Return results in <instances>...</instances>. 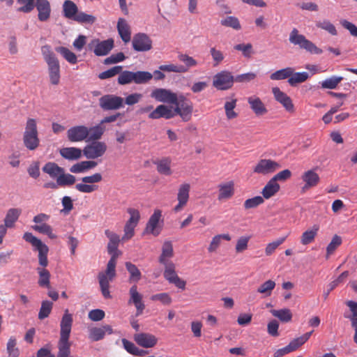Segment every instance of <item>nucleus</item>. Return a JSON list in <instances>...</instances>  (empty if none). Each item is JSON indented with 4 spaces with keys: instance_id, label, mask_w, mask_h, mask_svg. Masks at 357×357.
Segmentation results:
<instances>
[{
    "instance_id": "49530a36",
    "label": "nucleus",
    "mask_w": 357,
    "mask_h": 357,
    "mask_svg": "<svg viewBox=\"0 0 357 357\" xmlns=\"http://www.w3.org/2000/svg\"><path fill=\"white\" fill-rule=\"evenodd\" d=\"M153 78V74L148 71L135 72L134 83L136 84H143L148 83Z\"/></svg>"
},
{
    "instance_id": "0eeeda50",
    "label": "nucleus",
    "mask_w": 357,
    "mask_h": 357,
    "mask_svg": "<svg viewBox=\"0 0 357 357\" xmlns=\"http://www.w3.org/2000/svg\"><path fill=\"white\" fill-rule=\"evenodd\" d=\"M175 108L173 109L174 116L179 115L183 121H188L192 117L193 107L192 102L183 96H176V102L173 103Z\"/></svg>"
},
{
    "instance_id": "a18cd8bd",
    "label": "nucleus",
    "mask_w": 357,
    "mask_h": 357,
    "mask_svg": "<svg viewBox=\"0 0 357 357\" xmlns=\"http://www.w3.org/2000/svg\"><path fill=\"white\" fill-rule=\"evenodd\" d=\"M56 51L60 53L64 59L71 64H75L77 62L76 54L65 47H59L56 48Z\"/></svg>"
},
{
    "instance_id": "0e129e2a",
    "label": "nucleus",
    "mask_w": 357,
    "mask_h": 357,
    "mask_svg": "<svg viewBox=\"0 0 357 357\" xmlns=\"http://www.w3.org/2000/svg\"><path fill=\"white\" fill-rule=\"evenodd\" d=\"M341 244V237L338 235L333 236L331 243L326 248V257H328L331 255H332Z\"/></svg>"
},
{
    "instance_id": "2eb2a0df",
    "label": "nucleus",
    "mask_w": 357,
    "mask_h": 357,
    "mask_svg": "<svg viewBox=\"0 0 357 357\" xmlns=\"http://www.w3.org/2000/svg\"><path fill=\"white\" fill-rule=\"evenodd\" d=\"M190 185L188 183H183L179 185L176 197L178 204L174 207V212L178 213L181 211L187 205L190 198Z\"/></svg>"
},
{
    "instance_id": "bf43d9fd",
    "label": "nucleus",
    "mask_w": 357,
    "mask_h": 357,
    "mask_svg": "<svg viewBox=\"0 0 357 357\" xmlns=\"http://www.w3.org/2000/svg\"><path fill=\"white\" fill-rule=\"evenodd\" d=\"M39 0H17L22 6L17 8V11L25 13H30L36 6V3Z\"/></svg>"
},
{
    "instance_id": "20e7f679",
    "label": "nucleus",
    "mask_w": 357,
    "mask_h": 357,
    "mask_svg": "<svg viewBox=\"0 0 357 357\" xmlns=\"http://www.w3.org/2000/svg\"><path fill=\"white\" fill-rule=\"evenodd\" d=\"M289 43L298 46L300 49L304 50L312 54H321L323 51L314 43L308 40L304 35L300 33L296 28H293L289 36Z\"/></svg>"
},
{
    "instance_id": "b1692460",
    "label": "nucleus",
    "mask_w": 357,
    "mask_h": 357,
    "mask_svg": "<svg viewBox=\"0 0 357 357\" xmlns=\"http://www.w3.org/2000/svg\"><path fill=\"white\" fill-rule=\"evenodd\" d=\"M36 7L38 12V18L40 22L49 20L51 14L50 3L47 0H39L36 3Z\"/></svg>"
},
{
    "instance_id": "6e6552de",
    "label": "nucleus",
    "mask_w": 357,
    "mask_h": 357,
    "mask_svg": "<svg viewBox=\"0 0 357 357\" xmlns=\"http://www.w3.org/2000/svg\"><path fill=\"white\" fill-rule=\"evenodd\" d=\"M81 180L82 183L75 185L76 190L83 193H91L98 188V186L93 183L100 182L102 176L100 173H95L91 176H84Z\"/></svg>"
},
{
    "instance_id": "ddd939ff",
    "label": "nucleus",
    "mask_w": 357,
    "mask_h": 357,
    "mask_svg": "<svg viewBox=\"0 0 357 357\" xmlns=\"http://www.w3.org/2000/svg\"><path fill=\"white\" fill-rule=\"evenodd\" d=\"M281 167L280 165L271 159H261L253 167V172L261 175L271 174Z\"/></svg>"
},
{
    "instance_id": "864d4df0",
    "label": "nucleus",
    "mask_w": 357,
    "mask_h": 357,
    "mask_svg": "<svg viewBox=\"0 0 357 357\" xmlns=\"http://www.w3.org/2000/svg\"><path fill=\"white\" fill-rule=\"evenodd\" d=\"M17 341L15 337L11 336L7 342L6 350L8 357H19L20 350L16 347Z\"/></svg>"
},
{
    "instance_id": "e2e57ef3",
    "label": "nucleus",
    "mask_w": 357,
    "mask_h": 357,
    "mask_svg": "<svg viewBox=\"0 0 357 357\" xmlns=\"http://www.w3.org/2000/svg\"><path fill=\"white\" fill-rule=\"evenodd\" d=\"M287 236L281 237L271 243H268L265 248L266 255L271 256L275 251V250L284 242Z\"/></svg>"
},
{
    "instance_id": "680f3d73",
    "label": "nucleus",
    "mask_w": 357,
    "mask_h": 357,
    "mask_svg": "<svg viewBox=\"0 0 357 357\" xmlns=\"http://www.w3.org/2000/svg\"><path fill=\"white\" fill-rule=\"evenodd\" d=\"M220 24L227 27H231L235 30H239L241 28L239 20L234 16H228L220 21Z\"/></svg>"
},
{
    "instance_id": "8fccbe9b",
    "label": "nucleus",
    "mask_w": 357,
    "mask_h": 357,
    "mask_svg": "<svg viewBox=\"0 0 357 357\" xmlns=\"http://www.w3.org/2000/svg\"><path fill=\"white\" fill-rule=\"evenodd\" d=\"M342 80L343 77L341 76H332L324 80L321 85L323 89H334Z\"/></svg>"
},
{
    "instance_id": "473e14b6",
    "label": "nucleus",
    "mask_w": 357,
    "mask_h": 357,
    "mask_svg": "<svg viewBox=\"0 0 357 357\" xmlns=\"http://www.w3.org/2000/svg\"><path fill=\"white\" fill-rule=\"evenodd\" d=\"M45 267L40 266L36 268L39 275L38 283L40 287L49 289L50 287V273Z\"/></svg>"
},
{
    "instance_id": "aec40b11",
    "label": "nucleus",
    "mask_w": 357,
    "mask_h": 357,
    "mask_svg": "<svg viewBox=\"0 0 357 357\" xmlns=\"http://www.w3.org/2000/svg\"><path fill=\"white\" fill-rule=\"evenodd\" d=\"M272 92L275 100L280 102L286 111L290 113L294 112V105L289 96L282 91L278 87H273Z\"/></svg>"
},
{
    "instance_id": "e433bc0d",
    "label": "nucleus",
    "mask_w": 357,
    "mask_h": 357,
    "mask_svg": "<svg viewBox=\"0 0 357 357\" xmlns=\"http://www.w3.org/2000/svg\"><path fill=\"white\" fill-rule=\"evenodd\" d=\"M125 266L130 275V282H137L142 279V273L136 265L131 263L130 261H126L125 263Z\"/></svg>"
},
{
    "instance_id": "5701e85b",
    "label": "nucleus",
    "mask_w": 357,
    "mask_h": 357,
    "mask_svg": "<svg viewBox=\"0 0 357 357\" xmlns=\"http://www.w3.org/2000/svg\"><path fill=\"white\" fill-rule=\"evenodd\" d=\"M173 109L171 107L165 105H160L149 114V118L151 119H158L164 118L165 119H170L174 116Z\"/></svg>"
},
{
    "instance_id": "69168bd1",
    "label": "nucleus",
    "mask_w": 357,
    "mask_h": 357,
    "mask_svg": "<svg viewBox=\"0 0 357 357\" xmlns=\"http://www.w3.org/2000/svg\"><path fill=\"white\" fill-rule=\"evenodd\" d=\"M264 200L261 196H256L250 199H248L245 201L243 206L245 209H250L257 207L262 204Z\"/></svg>"
},
{
    "instance_id": "052dcab7",
    "label": "nucleus",
    "mask_w": 357,
    "mask_h": 357,
    "mask_svg": "<svg viewBox=\"0 0 357 357\" xmlns=\"http://www.w3.org/2000/svg\"><path fill=\"white\" fill-rule=\"evenodd\" d=\"M275 287V282L273 280H268L261 284L257 289V292L264 294L266 296H271L272 291Z\"/></svg>"
},
{
    "instance_id": "a878e982",
    "label": "nucleus",
    "mask_w": 357,
    "mask_h": 357,
    "mask_svg": "<svg viewBox=\"0 0 357 357\" xmlns=\"http://www.w3.org/2000/svg\"><path fill=\"white\" fill-rule=\"evenodd\" d=\"M248 102L251 109L257 116H263L268 112V110L261 100L256 96H251L248 98Z\"/></svg>"
},
{
    "instance_id": "c85d7f7f",
    "label": "nucleus",
    "mask_w": 357,
    "mask_h": 357,
    "mask_svg": "<svg viewBox=\"0 0 357 357\" xmlns=\"http://www.w3.org/2000/svg\"><path fill=\"white\" fill-rule=\"evenodd\" d=\"M82 152L83 151L76 147L62 148L59 151V153L63 158L70 160H75L80 158Z\"/></svg>"
},
{
    "instance_id": "de8ad7c7",
    "label": "nucleus",
    "mask_w": 357,
    "mask_h": 357,
    "mask_svg": "<svg viewBox=\"0 0 357 357\" xmlns=\"http://www.w3.org/2000/svg\"><path fill=\"white\" fill-rule=\"evenodd\" d=\"M313 331L307 332L303 335L294 339L289 342L288 347L291 351L296 350L300 346L303 345L305 342L308 340Z\"/></svg>"
},
{
    "instance_id": "7ed1b4c3",
    "label": "nucleus",
    "mask_w": 357,
    "mask_h": 357,
    "mask_svg": "<svg viewBox=\"0 0 357 357\" xmlns=\"http://www.w3.org/2000/svg\"><path fill=\"white\" fill-rule=\"evenodd\" d=\"M42 53L48 66V74L52 84L57 85L60 82V65L50 47L45 45L42 47Z\"/></svg>"
},
{
    "instance_id": "72a5a7b5",
    "label": "nucleus",
    "mask_w": 357,
    "mask_h": 357,
    "mask_svg": "<svg viewBox=\"0 0 357 357\" xmlns=\"http://www.w3.org/2000/svg\"><path fill=\"white\" fill-rule=\"evenodd\" d=\"M89 136L87 141L90 142H99L98 140L102 137L105 128L101 123L95 126L88 128Z\"/></svg>"
},
{
    "instance_id": "393cba45",
    "label": "nucleus",
    "mask_w": 357,
    "mask_h": 357,
    "mask_svg": "<svg viewBox=\"0 0 357 357\" xmlns=\"http://www.w3.org/2000/svg\"><path fill=\"white\" fill-rule=\"evenodd\" d=\"M234 195V183L230 181L218 185V200L229 199Z\"/></svg>"
},
{
    "instance_id": "f257e3e1",
    "label": "nucleus",
    "mask_w": 357,
    "mask_h": 357,
    "mask_svg": "<svg viewBox=\"0 0 357 357\" xmlns=\"http://www.w3.org/2000/svg\"><path fill=\"white\" fill-rule=\"evenodd\" d=\"M105 234L109 238V243L107 248L108 253L111 255L112 257L107 262L106 270L98 273V279L103 297L105 298H111L112 296L109 291V282H112L116 275V260L121 254L118 250L120 238L118 234L109 229H106L105 231Z\"/></svg>"
},
{
    "instance_id": "c756f323",
    "label": "nucleus",
    "mask_w": 357,
    "mask_h": 357,
    "mask_svg": "<svg viewBox=\"0 0 357 357\" xmlns=\"http://www.w3.org/2000/svg\"><path fill=\"white\" fill-rule=\"evenodd\" d=\"M319 229V225H314L310 229L305 231L301 236V244L306 245L312 243L317 235Z\"/></svg>"
},
{
    "instance_id": "6ab92c4d",
    "label": "nucleus",
    "mask_w": 357,
    "mask_h": 357,
    "mask_svg": "<svg viewBox=\"0 0 357 357\" xmlns=\"http://www.w3.org/2000/svg\"><path fill=\"white\" fill-rule=\"evenodd\" d=\"M88 128L84 126H76L67 131V137L70 142H77L87 141L89 136Z\"/></svg>"
},
{
    "instance_id": "4d7b16f0",
    "label": "nucleus",
    "mask_w": 357,
    "mask_h": 357,
    "mask_svg": "<svg viewBox=\"0 0 357 357\" xmlns=\"http://www.w3.org/2000/svg\"><path fill=\"white\" fill-rule=\"evenodd\" d=\"M163 265L165 266L164 278L171 283L178 276L175 271V265L173 262Z\"/></svg>"
},
{
    "instance_id": "a211bd4d",
    "label": "nucleus",
    "mask_w": 357,
    "mask_h": 357,
    "mask_svg": "<svg viewBox=\"0 0 357 357\" xmlns=\"http://www.w3.org/2000/svg\"><path fill=\"white\" fill-rule=\"evenodd\" d=\"M177 95L166 89H155L151 91V97L161 102L173 104L176 102Z\"/></svg>"
},
{
    "instance_id": "774afa93",
    "label": "nucleus",
    "mask_w": 357,
    "mask_h": 357,
    "mask_svg": "<svg viewBox=\"0 0 357 357\" xmlns=\"http://www.w3.org/2000/svg\"><path fill=\"white\" fill-rule=\"evenodd\" d=\"M250 239L249 236H243L237 240L235 250L237 253H241L248 249V242Z\"/></svg>"
},
{
    "instance_id": "ea45409f",
    "label": "nucleus",
    "mask_w": 357,
    "mask_h": 357,
    "mask_svg": "<svg viewBox=\"0 0 357 357\" xmlns=\"http://www.w3.org/2000/svg\"><path fill=\"white\" fill-rule=\"evenodd\" d=\"M63 13L66 17L75 20L77 12V6L76 4L70 0H66L63 6Z\"/></svg>"
},
{
    "instance_id": "2f4dec72",
    "label": "nucleus",
    "mask_w": 357,
    "mask_h": 357,
    "mask_svg": "<svg viewBox=\"0 0 357 357\" xmlns=\"http://www.w3.org/2000/svg\"><path fill=\"white\" fill-rule=\"evenodd\" d=\"M222 240L229 241L231 236L229 234H217L214 236L207 248L209 253H213L217 251Z\"/></svg>"
},
{
    "instance_id": "f8f14e48",
    "label": "nucleus",
    "mask_w": 357,
    "mask_h": 357,
    "mask_svg": "<svg viewBox=\"0 0 357 357\" xmlns=\"http://www.w3.org/2000/svg\"><path fill=\"white\" fill-rule=\"evenodd\" d=\"M161 218L162 211L160 209L154 210L153 213L151 215L146 223L144 233L158 236L160 234L162 228L160 224Z\"/></svg>"
},
{
    "instance_id": "4be33fe9",
    "label": "nucleus",
    "mask_w": 357,
    "mask_h": 357,
    "mask_svg": "<svg viewBox=\"0 0 357 357\" xmlns=\"http://www.w3.org/2000/svg\"><path fill=\"white\" fill-rule=\"evenodd\" d=\"M301 179L305 183L302 188L303 192L317 186L320 181L319 174L314 169L305 172L301 176Z\"/></svg>"
},
{
    "instance_id": "423d86ee",
    "label": "nucleus",
    "mask_w": 357,
    "mask_h": 357,
    "mask_svg": "<svg viewBox=\"0 0 357 357\" xmlns=\"http://www.w3.org/2000/svg\"><path fill=\"white\" fill-rule=\"evenodd\" d=\"M23 238L28 243H30L35 250L38 252V264L42 266L48 265L47 254L49 248L43 243L41 240L33 235L32 233L25 232Z\"/></svg>"
},
{
    "instance_id": "a19ab883",
    "label": "nucleus",
    "mask_w": 357,
    "mask_h": 357,
    "mask_svg": "<svg viewBox=\"0 0 357 357\" xmlns=\"http://www.w3.org/2000/svg\"><path fill=\"white\" fill-rule=\"evenodd\" d=\"M293 73L294 68L291 67H287L273 73L270 75V78L272 80H282L287 78L289 79Z\"/></svg>"
},
{
    "instance_id": "39448f33",
    "label": "nucleus",
    "mask_w": 357,
    "mask_h": 357,
    "mask_svg": "<svg viewBox=\"0 0 357 357\" xmlns=\"http://www.w3.org/2000/svg\"><path fill=\"white\" fill-rule=\"evenodd\" d=\"M23 143L29 151L36 150L40 145L37 124L33 119H29L26 121L23 134Z\"/></svg>"
},
{
    "instance_id": "f3484780",
    "label": "nucleus",
    "mask_w": 357,
    "mask_h": 357,
    "mask_svg": "<svg viewBox=\"0 0 357 357\" xmlns=\"http://www.w3.org/2000/svg\"><path fill=\"white\" fill-rule=\"evenodd\" d=\"M130 299L128 304H133L136 308V315L139 316L143 313L145 305L143 301V296L138 292L137 286L132 285L129 289Z\"/></svg>"
},
{
    "instance_id": "603ef678",
    "label": "nucleus",
    "mask_w": 357,
    "mask_h": 357,
    "mask_svg": "<svg viewBox=\"0 0 357 357\" xmlns=\"http://www.w3.org/2000/svg\"><path fill=\"white\" fill-rule=\"evenodd\" d=\"M53 307V303L50 301H43L38 312V319L43 320L49 317Z\"/></svg>"
},
{
    "instance_id": "9d476101",
    "label": "nucleus",
    "mask_w": 357,
    "mask_h": 357,
    "mask_svg": "<svg viewBox=\"0 0 357 357\" xmlns=\"http://www.w3.org/2000/svg\"><path fill=\"white\" fill-rule=\"evenodd\" d=\"M114 45V42L112 38L105 40H100L98 38H95L91 40L88 44V48L90 50H93L95 55L102 56L108 54L113 49Z\"/></svg>"
},
{
    "instance_id": "1a4fd4ad",
    "label": "nucleus",
    "mask_w": 357,
    "mask_h": 357,
    "mask_svg": "<svg viewBox=\"0 0 357 357\" xmlns=\"http://www.w3.org/2000/svg\"><path fill=\"white\" fill-rule=\"evenodd\" d=\"M234 82L235 77L228 70H222L213 77V86L218 90L221 91L231 89Z\"/></svg>"
},
{
    "instance_id": "f03ea898",
    "label": "nucleus",
    "mask_w": 357,
    "mask_h": 357,
    "mask_svg": "<svg viewBox=\"0 0 357 357\" xmlns=\"http://www.w3.org/2000/svg\"><path fill=\"white\" fill-rule=\"evenodd\" d=\"M73 323V314L65 310L60 321V336L58 341L57 357H73L70 356L71 343L69 341Z\"/></svg>"
},
{
    "instance_id": "dca6fc26",
    "label": "nucleus",
    "mask_w": 357,
    "mask_h": 357,
    "mask_svg": "<svg viewBox=\"0 0 357 357\" xmlns=\"http://www.w3.org/2000/svg\"><path fill=\"white\" fill-rule=\"evenodd\" d=\"M132 45L137 52H147L152 48V40L146 33H139L133 36Z\"/></svg>"
},
{
    "instance_id": "4468645a",
    "label": "nucleus",
    "mask_w": 357,
    "mask_h": 357,
    "mask_svg": "<svg viewBox=\"0 0 357 357\" xmlns=\"http://www.w3.org/2000/svg\"><path fill=\"white\" fill-rule=\"evenodd\" d=\"M99 105L105 111L119 109L123 107V98L115 95H105L99 99Z\"/></svg>"
},
{
    "instance_id": "5fc2aeb1",
    "label": "nucleus",
    "mask_w": 357,
    "mask_h": 357,
    "mask_svg": "<svg viewBox=\"0 0 357 357\" xmlns=\"http://www.w3.org/2000/svg\"><path fill=\"white\" fill-rule=\"evenodd\" d=\"M75 177L70 174H65L64 171L60 174L56 179L57 185L59 186L71 185L75 183Z\"/></svg>"
},
{
    "instance_id": "bb28decb",
    "label": "nucleus",
    "mask_w": 357,
    "mask_h": 357,
    "mask_svg": "<svg viewBox=\"0 0 357 357\" xmlns=\"http://www.w3.org/2000/svg\"><path fill=\"white\" fill-rule=\"evenodd\" d=\"M174 255L173 245L171 241H165L162 246V253L159 257V262L162 264L172 263L167 259L172 258Z\"/></svg>"
},
{
    "instance_id": "412c9836",
    "label": "nucleus",
    "mask_w": 357,
    "mask_h": 357,
    "mask_svg": "<svg viewBox=\"0 0 357 357\" xmlns=\"http://www.w3.org/2000/svg\"><path fill=\"white\" fill-rule=\"evenodd\" d=\"M134 340L144 348H152L156 345L158 338L153 334L148 333H139L134 335Z\"/></svg>"
},
{
    "instance_id": "cd10ccee",
    "label": "nucleus",
    "mask_w": 357,
    "mask_h": 357,
    "mask_svg": "<svg viewBox=\"0 0 357 357\" xmlns=\"http://www.w3.org/2000/svg\"><path fill=\"white\" fill-rule=\"evenodd\" d=\"M280 185L273 178H271L262 189V197L266 199H270L280 190Z\"/></svg>"
},
{
    "instance_id": "338daca9",
    "label": "nucleus",
    "mask_w": 357,
    "mask_h": 357,
    "mask_svg": "<svg viewBox=\"0 0 357 357\" xmlns=\"http://www.w3.org/2000/svg\"><path fill=\"white\" fill-rule=\"evenodd\" d=\"M75 20L79 23L92 24L95 22L96 17L83 12H78L75 16Z\"/></svg>"
},
{
    "instance_id": "79ce46f5",
    "label": "nucleus",
    "mask_w": 357,
    "mask_h": 357,
    "mask_svg": "<svg viewBox=\"0 0 357 357\" xmlns=\"http://www.w3.org/2000/svg\"><path fill=\"white\" fill-rule=\"evenodd\" d=\"M271 312L273 316L278 318L282 322H289L292 319V314L289 309L272 310Z\"/></svg>"
},
{
    "instance_id": "13d9d810",
    "label": "nucleus",
    "mask_w": 357,
    "mask_h": 357,
    "mask_svg": "<svg viewBox=\"0 0 357 357\" xmlns=\"http://www.w3.org/2000/svg\"><path fill=\"white\" fill-rule=\"evenodd\" d=\"M316 26L327 31L332 36L337 35L335 26L328 20L317 22Z\"/></svg>"
},
{
    "instance_id": "6e6d98bb",
    "label": "nucleus",
    "mask_w": 357,
    "mask_h": 357,
    "mask_svg": "<svg viewBox=\"0 0 357 357\" xmlns=\"http://www.w3.org/2000/svg\"><path fill=\"white\" fill-rule=\"evenodd\" d=\"M135 72L124 70L119 73L118 83L121 85H126L134 82Z\"/></svg>"
},
{
    "instance_id": "9b49d317",
    "label": "nucleus",
    "mask_w": 357,
    "mask_h": 357,
    "mask_svg": "<svg viewBox=\"0 0 357 357\" xmlns=\"http://www.w3.org/2000/svg\"><path fill=\"white\" fill-rule=\"evenodd\" d=\"M107 146L104 142H91L83 149L84 155L89 160L100 158L106 153Z\"/></svg>"
},
{
    "instance_id": "f704fd0d",
    "label": "nucleus",
    "mask_w": 357,
    "mask_h": 357,
    "mask_svg": "<svg viewBox=\"0 0 357 357\" xmlns=\"http://www.w3.org/2000/svg\"><path fill=\"white\" fill-rule=\"evenodd\" d=\"M21 213L22 211L20 208H10L6 215L4 225L8 228L13 227L15 222L18 220Z\"/></svg>"
},
{
    "instance_id": "c9c22d12",
    "label": "nucleus",
    "mask_w": 357,
    "mask_h": 357,
    "mask_svg": "<svg viewBox=\"0 0 357 357\" xmlns=\"http://www.w3.org/2000/svg\"><path fill=\"white\" fill-rule=\"evenodd\" d=\"M98 163L94 160H86V161H82L80 162L76 163L73 165L70 169V171L73 173H80L84 172V171L87 169H91L95 167H96Z\"/></svg>"
},
{
    "instance_id": "58836bf2",
    "label": "nucleus",
    "mask_w": 357,
    "mask_h": 357,
    "mask_svg": "<svg viewBox=\"0 0 357 357\" xmlns=\"http://www.w3.org/2000/svg\"><path fill=\"white\" fill-rule=\"evenodd\" d=\"M157 171L165 176H170L172 174L171 169V160L168 158H163L155 162Z\"/></svg>"
},
{
    "instance_id": "4c0bfd02",
    "label": "nucleus",
    "mask_w": 357,
    "mask_h": 357,
    "mask_svg": "<svg viewBox=\"0 0 357 357\" xmlns=\"http://www.w3.org/2000/svg\"><path fill=\"white\" fill-rule=\"evenodd\" d=\"M43 171L49 174L51 178L57 179L60 174L63 172V169L55 162H49L43 166Z\"/></svg>"
},
{
    "instance_id": "37998d69",
    "label": "nucleus",
    "mask_w": 357,
    "mask_h": 357,
    "mask_svg": "<svg viewBox=\"0 0 357 357\" xmlns=\"http://www.w3.org/2000/svg\"><path fill=\"white\" fill-rule=\"evenodd\" d=\"M33 230L43 234H46L50 238L55 239L57 236L53 232L52 227L47 223L35 225L32 226Z\"/></svg>"
},
{
    "instance_id": "c03bdc74",
    "label": "nucleus",
    "mask_w": 357,
    "mask_h": 357,
    "mask_svg": "<svg viewBox=\"0 0 357 357\" xmlns=\"http://www.w3.org/2000/svg\"><path fill=\"white\" fill-rule=\"evenodd\" d=\"M123 348L130 354L136 356H142L146 353L145 351L139 349L135 344L126 338L121 340Z\"/></svg>"
},
{
    "instance_id": "09e8293b",
    "label": "nucleus",
    "mask_w": 357,
    "mask_h": 357,
    "mask_svg": "<svg viewBox=\"0 0 357 357\" xmlns=\"http://www.w3.org/2000/svg\"><path fill=\"white\" fill-rule=\"evenodd\" d=\"M309 77V75L306 72L293 73L288 79V83L294 86L297 84L305 82Z\"/></svg>"
},
{
    "instance_id": "3c124183",
    "label": "nucleus",
    "mask_w": 357,
    "mask_h": 357,
    "mask_svg": "<svg viewBox=\"0 0 357 357\" xmlns=\"http://www.w3.org/2000/svg\"><path fill=\"white\" fill-rule=\"evenodd\" d=\"M236 99H231L225 103V114L228 119H233L237 117L238 114L234 110L236 106Z\"/></svg>"
},
{
    "instance_id": "7c9ffc66",
    "label": "nucleus",
    "mask_w": 357,
    "mask_h": 357,
    "mask_svg": "<svg viewBox=\"0 0 357 357\" xmlns=\"http://www.w3.org/2000/svg\"><path fill=\"white\" fill-rule=\"evenodd\" d=\"M117 29L119 33L123 42L128 43L130 40V30L126 20L119 18L117 23Z\"/></svg>"
}]
</instances>
